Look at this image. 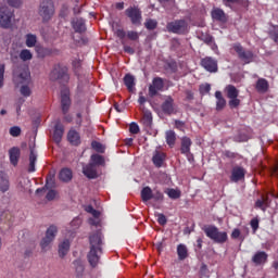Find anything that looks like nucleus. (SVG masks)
Listing matches in <instances>:
<instances>
[{
	"label": "nucleus",
	"instance_id": "obj_1",
	"mask_svg": "<svg viewBox=\"0 0 278 278\" xmlns=\"http://www.w3.org/2000/svg\"><path fill=\"white\" fill-rule=\"evenodd\" d=\"M105 237L101 230H97L89 235V252L87 260L92 268H97L99 260L103 255V240Z\"/></svg>",
	"mask_w": 278,
	"mask_h": 278
},
{
	"label": "nucleus",
	"instance_id": "obj_2",
	"mask_svg": "<svg viewBox=\"0 0 278 278\" xmlns=\"http://www.w3.org/2000/svg\"><path fill=\"white\" fill-rule=\"evenodd\" d=\"M29 79L30 76L27 70L13 73V83L15 84V86H22L20 89L22 97H31V89L29 88V86L25 85L29 83Z\"/></svg>",
	"mask_w": 278,
	"mask_h": 278
},
{
	"label": "nucleus",
	"instance_id": "obj_3",
	"mask_svg": "<svg viewBox=\"0 0 278 278\" xmlns=\"http://www.w3.org/2000/svg\"><path fill=\"white\" fill-rule=\"evenodd\" d=\"M51 81H59L62 86L68 85L71 81V74L68 73V66L64 64H55L50 72Z\"/></svg>",
	"mask_w": 278,
	"mask_h": 278
},
{
	"label": "nucleus",
	"instance_id": "obj_4",
	"mask_svg": "<svg viewBox=\"0 0 278 278\" xmlns=\"http://www.w3.org/2000/svg\"><path fill=\"white\" fill-rule=\"evenodd\" d=\"M202 229L206 238H210V240H213L216 244H225V242L229 240L227 232L218 230V227L214 225L204 226Z\"/></svg>",
	"mask_w": 278,
	"mask_h": 278
},
{
	"label": "nucleus",
	"instance_id": "obj_5",
	"mask_svg": "<svg viewBox=\"0 0 278 278\" xmlns=\"http://www.w3.org/2000/svg\"><path fill=\"white\" fill-rule=\"evenodd\" d=\"M232 50L237 54L238 60L242 62L243 64H251L253 62L255 55L253 54V51L248 50L247 48L242 47V43L236 42L232 45Z\"/></svg>",
	"mask_w": 278,
	"mask_h": 278
},
{
	"label": "nucleus",
	"instance_id": "obj_6",
	"mask_svg": "<svg viewBox=\"0 0 278 278\" xmlns=\"http://www.w3.org/2000/svg\"><path fill=\"white\" fill-rule=\"evenodd\" d=\"M55 14V5L53 0H43L39 5V16H41L43 23H48L53 18Z\"/></svg>",
	"mask_w": 278,
	"mask_h": 278
},
{
	"label": "nucleus",
	"instance_id": "obj_7",
	"mask_svg": "<svg viewBox=\"0 0 278 278\" xmlns=\"http://www.w3.org/2000/svg\"><path fill=\"white\" fill-rule=\"evenodd\" d=\"M225 92L228 101V105L230 110H237V108H240L241 100L238 98L240 96V90L236 88L233 85H228L225 87Z\"/></svg>",
	"mask_w": 278,
	"mask_h": 278
},
{
	"label": "nucleus",
	"instance_id": "obj_8",
	"mask_svg": "<svg viewBox=\"0 0 278 278\" xmlns=\"http://www.w3.org/2000/svg\"><path fill=\"white\" fill-rule=\"evenodd\" d=\"M125 15L129 18L131 25L140 27L142 25V10L139 5H132L125 10Z\"/></svg>",
	"mask_w": 278,
	"mask_h": 278
},
{
	"label": "nucleus",
	"instance_id": "obj_9",
	"mask_svg": "<svg viewBox=\"0 0 278 278\" xmlns=\"http://www.w3.org/2000/svg\"><path fill=\"white\" fill-rule=\"evenodd\" d=\"M167 31L172 34H186L188 31V22L186 20H176L167 23Z\"/></svg>",
	"mask_w": 278,
	"mask_h": 278
},
{
	"label": "nucleus",
	"instance_id": "obj_10",
	"mask_svg": "<svg viewBox=\"0 0 278 278\" xmlns=\"http://www.w3.org/2000/svg\"><path fill=\"white\" fill-rule=\"evenodd\" d=\"M55 236H58V226L51 225L47 231L45 238L40 242V247L42 251H47L51 247V242L55 240Z\"/></svg>",
	"mask_w": 278,
	"mask_h": 278
},
{
	"label": "nucleus",
	"instance_id": "obj_11",
	"mask_svg": "<svg viewBox=\"0 0 278 278\" xmlns=\"http://www.w3.org/2000/svg\"><path fill=\"white\" fill-rule=\"evenodd\" d=\"M12 18H14V12L8 8L0 9V27L9 29L12 25Z\"/></svg>",
	"mask_w": 278,
	"mask_h": 278
},
{
	"label": "nucleus",
	"instance_id": "obj_12",
	"mask_svg": "<svg viewBox=\"0 0 278 278\" xmlns=\"http://www.w3.org/2000/svg\"><path fill=\"white\" fill-rule=\"evenodd\" d=\"M200 66L207 71V73H218V61L212 56L201 59Z\"/></svg>",
	"mask_w": 278,
	"mask_h": 278
},
{
	"label": "nucleus",
	"instance_id": "obj_13",
	"mask_svg": "<svg viewBox=\"0 0 278 278\" xmlns=\"http://www.w3.org/2000/svg\"><path fill=\"white\" fill-rule=\"evenodd\" d=\"M164 90V78L154 77L152 84L149 86V94L151 97H157V92Z\"/></svg>",
	"mask_w": 278,
	"mask_h": 278
},
{
	"label": "nucleus",
	"instance_id": "obj_14",
	"mask_svg": "<svg viewBox=\"0 0 278 278\" xmlns=\"http://www.w3.org/2000/svg\"><path fill=\"white\" fill-rule=\"evenodd\" d=\"M71 91L64 90L61 91V110L62 114H68V111L71 110Z\"/></svg>",
	"mask_w": 278,
	"mask_h": 278
},
{
	"label": "nucleus",
	"instance_id": "obj_15",
	"mask_svg": "<svg viewBox=\"0 0 278 278\" xmlns=\"http://www.w3.org/2000/svg\"><path fill=\"white\" fill-rule=\"evenodd\" d=\"M247 175V170L242 166H235L231 170L230 181L233 184H238V181H242Z\"/></svg>",
	"mask_w": 278,
	"mask_h": 278
},
{
	"label": "nucleus",
	"instance_id": "obj_16",
	"mask_svg": "<svg viewBox=\"0 0 278 278\" xmlns=\"http://www.w3.org/2000/svg\"><path fill=\"white\" fill-rule=\"evenodd\" d=\"M117 38H119V40H124L125 36H127L128 40H139L140 39V35L138 34V31L135 30H128L127 33L125 31V29L123 28H118L115 31Z\"/></svg>",
	"mask_w": 278,
	"mask_h": 278
},
{
	"label": "nucleus",
	"instance_id": "obj_17",
	"mask_svg": "<svg viewBox=\"0 0 278 278\" xmlns=\"http://www.w3.org/2000/svg\"><path fill=\"white\" fill-rule=\"evenodd\" d=\"M161 110L163 114H167L170 116V114H175V100L173 97H167L165 101L161 105Z\"/></svg>",
	"mask_w": 278,
	"mask_h": 278
},
{
	"label": "nucleus",
	"instance_id": "obj_18",
	"mask_svg": "<svg viewBox=\"0 0 278 278\" xmlns=\"http://www.w3.org/2000/svg\"><path fill=\"white\" fill-rule=\"evenodd\" d=\"M211 16L213 21H217L218 23H227L228 17L225 11L220 8H215L211 12Z\"/></svg>",
	"mask_w": 278,
	"mask_h": 278
},
{
	"label": "nucleus",
	"instance_id": "obj_19",
	"mask_svg": "<svg viewBox=\"0 0 278 278\" xmlns=\"http://www.w3.org/2000/svg\"><path fill=\"white\" fill-rule=\"evenodd\" d=\"M83 174L87 179H97L99 177V173L97 172V167L92 165L91 163L85 165L83 167Z\"/></svg>",
	"mask_w": 278,
	"mask_h": 278
},
{
	"label": "nucleus",
	"instance_id": "obj_20",
	"mask_svg": "<svg viewBox=\"0 0 278 278\" xmlns=\"http://www.w3.org/2000/svg\"><path fill=\"white\" fill-rule=\"evenodd\" d=\"M72 27L76 34H84L86 31V21L81 17H75L72 20Z\"/></svg>",
	"mask_w": 278,
	"mask_h": 278
},
{
	"label": "nucleus",
	"instance_id": "obj_21",
	"mask_svg": "<svg viewBox=\"0 0 278 278\" xmlns=\"http://www.w3.org/2000/svg\"><path fill=\"white\" fill-rule=\"evenodd\" d=\"M64 136V125H62V122L58 121L54 126V132H53V140L56 144H60L62 142V138Z\"/></svg>",
	"mask_w": 278,
	"mask_h": 278
},
{
	"label": "nucleus",
	"instance_id": "obj_22",
	"mask_svg": "<svg viewBox=\"0 0 278 278\" xmlns=\"http://www.w3.org/2000/svg\"><path fill=\"white\" fill-rule=\"evenodd\" d=\"M252 262L255 266H262V264L268 262V254L264 251H258L253 255Z\"/></svg>",
	"mask_w": 278,
	"mask_h": 278
},
{
	"label": "nucleus",
	"instance_id": "obj_23",
	"mask_svg": "<svg viewBox=\"0 0 278 278\" xmlns=\"http://www.w3.org/2000/svg\"><path fill=\"white\" fill-rule=\"evenodd\" d=\"M192 147V139L182 137L180 139V153L182 155H190V148Z\"/></svg>",
	"mask_w": 278,
	"mask_h": 278
},
{
	"label": "nucleus",
	"instance_id": "obj_24",
	"mask_svg": "<svg viewBox=\"0 0 278 278\" xmlns=\"http://www.w3.org/2000/svg\"><path fill=\"white\" fill-rule=\"evenodd\" d=\"M141 124L144 129H151L153 125V114L149 110H143V116L141 118Z\"/></svg>",
	"mask_w": 278,
	"mask_h": 278
},
{
	"label": "nucleus",
	"instance_id": "obj_25",
	"mask_svg": "<svg viewBox=\"0 0 278 278\" xmlns=\"http://www.w3.org/2000/svg\"><path fill=\"white\" fill-rule=\"evenodd\" d=\"M10 162L13 166L18 165V160L21 159V149L13 147L9 150Z\"/></svg>",
	"mask_w": 278,
	"mask_h": 278
},
{
	"label": "nucleus",
	"instance_id": "obj_26",
	"mask_svg": "<svg viewBox=\"0 0 278 278\" xmlns=\"http://www.w3.org/2000/svg\"><path fill=\"white\" fill-rule=\"evenodd\" d=\"M10 190V178H8V174L0 172V192L5 194Z\"/></svg>",
	"mask_w": 278,
	"mask_h": 278
},
{
	"label": "nucleus",
	"instance_id": "obj_27",
	"mask_svg": "<svg viewBox=\"0 0 278 278\" xmlns=\"http://www.w3.org/2000/svg\"><path fill=\"white\" fill-rule=\"evenodd\" d=\"M215 99H216V111L222 112V110H225L227 105V100H225V98L223 97V92L216 91Z\"/></svg>",
	"mask_w": 278,
	"mask_h": 278
},
{
	"label": "nucleus",
	"instance_id": "obj_28",
	"mask_svg": "<svg viewBox=\"0 0 278 278\" xmlns=\"http://www.w3.org/2000/svg\"><path fill=\"white\" fill-rule=\"evenodd\" d=\"M255 210H262L266 212L268 210V195H262L261 199H257L254 204Z\"/></svg>",
	"mask_w": 278,
	"mask_h": 278
},
{
	"label": "nucleus",
	"instance_id": "obj_29",
	"mask_svg": "<svg viewBox=\"0 0 278 278\" xmlns=\"http://www.w3.org/2000/svg\"><path fill=\"white\" fill-rule=\"evenodd\" d=\"M67 140L71 142V144H74V147H77L80 144L81 139L79 137V132L76 130H70L67 134Z\"/></svg>",
	"mask_w": 278,
	"mask_h": 278
},
{
	"label": "nucleus",
	"instance_id": "obj_30",
	"mask_svg": "<svg viewBox=\"0 0 278 278\" xmlns=\"http://www.w3.org/2000/svg\"><path fill=\"white\" fill-rule=\"evenodd\" d=\"M255 88L257 92L264 93L268 92V88H270V85H268V80H266V78H258Z\"/></svg>",
	"mask_w": 278,
	"mask_h": 278
},
{
	"label": "nucleus",
	"instance_id": "obj_31",
	"mask_svg": "<svg viewBox=\"0 0 278 278\" xmlns=\"http://www.w3.org/2000/svg\"><path fill=\"white\" fill-rule=\"evenodd\" d=\"M92 166L97 168V166H105V157L100 154H92L90 156V162Z\"/></svg>",
	"mask_w": 278,
	"mask_h": 278
},
{
	"label": "nucleus",
	"instance_id": "obj_32",
	"mask_svg": "<svg viewBox=\"0 0 278 278\" xmlns=\"http://www.w3.org/2000/svg\"><path fill=\"white\" fill-rule=\"evenodd\" d=\"M164 160H166V155L162 152H155V154L152 157V162L156 168H162V165L164 164Z\"/></svg>",
	"mask_w": 278,
	"mask_h": 278
},
{
	"label": "nucleus",
	"instance_id": "obj_33",
	"mask_svg": "<svg viewBox=\"0 0 278 278\" xmlns=\"http://www.w3.org/2000/svg\"><path fill=\"white\" fill-rule=\"evenodd\" d=\"M59 178L61 181L68 184V181H71V179H73V170H71L70 168L61 169V172L59 174Z\"/></svg>",
	"mask_w": 278,
	"mask_h": 278
},
{
	"label": "nucleus",
	"instance_id": "obj_34",
	"mask_svg": "<svg viewBox=\"0 0 278 278\" xmlns=\"http://www.w3.org/2000/svg\"><path fill=\"white\" fill-rule=\"evenodd\" d=\"M124 84L129 92H134V86H136V78L131 74H126L124 77Z\"/></svg>",
	"mask_w": 278,
	"mask_h": 278
},
{
	"label": "nucleus",
	"instance_id": "obj_35",
	"mask_svg": "<svg viewBox=\"0 0 278 278\" xmlns=\"http://www.w3.org/2000/svg\"><path fill=\"white\" fill-rule=\"evenodd\" d=\"M177 255H178V260H180V262H184V260L188 257V247H186V244H182V243L178 244Z\"/></svg>",
	"mask_w": 278,
	"mask_h": 278
},
{
	"label": "nucleus",
	"instance_id": "obj_36",
	"mask_svg": "<svg viewBox=\"0 0 278 278\" xmlns=\"http://www.w3.org/2000/svg\"><path fill=\"white\" fill-rule=\"evenodd\" d=\"M38 160V155L34 152V149L30 150L29 154V165L28 173H36V161Z\"/></svg>",
	"mask_w": 278,
	"mask_h": 278
},
{
	"label": "nucleus",
	"instance_id": "obj_37",
	"mask_svg": "<svg viewBox=\"0 0 278 278\" xmlns=\"http://www.w3.org/2000/svg\"><path fill=\"white\" fill-rule=\"evenodd\" d=\"M151 199H153V190L151 187H144L141 190V200L143 203H147L148 201H151Z\"/></svg>",
	"mask_w": 278,
	"mask_h": 278
},
{
	"label": "nucleus",
	"instance_id": "obj_38",
	"mask_svg": "<svg viewBox=\"0 0 278 278\" xmlns=\"http://www.w3.org/2000/svg\"><path fill=\"white\" fill-rule=\"evenodd\" d=\"M70 250H71V242L68 240H64L59 245V255H60V257H64L68 253Z\"/></svg>",
	"mask_w": 278,
	"mask_h": 278
},
{
	"label": "nucleus",
	"instance_id": "obj_39",
	"mask_svg": "<svg viewBox=\"0 0 278 278\" xmlns=\"http://www.w3.org/2000/svg\"><path fill=\"white\" fill-rule=\"evenodd\" d=\"M176 141H177V135L175 134V131L168 130L166 132V143L168 144V147L173 149V147H175Z\"/></svg>",
	"mask_w": 278,
	"mask_h": 278
},
{
	"label": "nucleus",
	"instance_id": "obj_40",
	"mask_svg": "<svg viewBox=\"0 0 278 278\" xmlns=\"http://www.w3.org/2000/svg\"><path fill=\"white\" fill-rule=\"evenodd\" d=\"M36 42H38V37L34 34H27L26 35V47H28L29 49L36 47Z\"/></svg>",
	"mask_w": 278,
	"mask_h": 278
},
{
	"label": "nucleus",
	"instance_id": "obj_41",
	"mask_svg": "<svg viewBox=\"0 0 278 278\" xmlns=\"http://www.w3.org/2000/svg\"><path fill=\"white\" fill-rule=\"evenodd\" d=\"M34 59V54L31 53L30 50L28 49H23L20 52V60H22V62H29V60Z\"/></svg>",
	"mask_w": 278,
	"mask_h": 278
},
{
	"label": "nucleus",
	"instance_id": "obj_42",
	"mask_svg": "<svg viewBox=\"0 0 278 278\" xmlns=\"http://www.w3.org/2000/svg\"><path fill=\"white\" fill-rule=\"evenodd\" d=\"M165 193L169 199H173V200H177L181 198V191L179 189L169 188L165 191Z\"/></svg>",
	"mask_w": 278,
	"mask_h": 278
},
{
	"label": "nucleus",
	"instance_id": "obj_43",
	"mask_svg": "<svg viewBox=\"0 0 278 278\" xmlns=\"http://www.w3.org/2000/svg\"><path fill=\"white\" fill-rule=\"evenodd\" d=\"M91 149H93V151H96L97 153H105V147H103V143L99 141H92Z\"/></svg>",
	"mask_w": 278,
	"mask_h": 278
},
{
	"label": "nucleus",
	"instance_id": "obj_44",
	"mask_svg": "<svg viewBox=\"0 0 278 278\" xmlns=\"http://www.w3.org/2000/svg\"><path fill=\"white\" fill-rule=\"evenodd\" d=\"M47 190H51V188H55V176H48L46 178V185Z\"/></svg>",
	"mask_w": 278,
	"mask_h": 278
},
{
	"label": "nucleus",
	"instance_id": "obj_45",
	"mask_svg": "<svg viewBox=\"0 0 278 278\" xmlns=\"http://www.w3.org/2000/svg\"><path fill=\"white\" fill-rule=\"evenodd\" d=\"M144 27L149 30H153L157 28V21L155 20H147L144 23Z\"/></svg>",
	"mask_w": 278,
	"mask_h": 278
},
{
	"label": "nucleus",
	"instance_id": "obj_46",
	"mask_svg": "<svg viewBox=\"0 0 278 278\" xmlns=\"http://www.w3.org/2000/svg\"><path fill=\"white\" fill-rule=\"evenodd\" d=\"M152 199L153 201H164V193L157 189H154V192H152Z\"/></svg>",
	"mask_w": 278,
	"mask_h": 278
},
{
	"label": "nucleus",
	"instance_id": "obj_47",
	"mask_svg": "<svg viewBox=\"0 0 278 278\" xmlns=\"http://www.w3.org/2000/svg\"><path fill=\"white\" fill-rule=\"evenodd\" d=\"M85 210L88 212V214H92L93 218H99V216H101V213L94 210L92 205H87Z\"/></svg>",
	"mask_w": 278,
	"mask_h": 278
},
{
	"label": "nucleus",
	"instance_id": "obj_48",
	"mask_svg": "<svg viewBox=\"0 0 278 278\" xmlns=\"http://www.w3.org/2000/svg\"><path fill=\"white\" fill-rule=\"evenodd\" d=\"M212 90V86L210 84H202L200 85L199 91L200 94H207Z\"/></svg>",
	"mask_w": 278,
	"mask_h": 278
},
{
	"label": "nucleus",
	"instance_id": "obj_49",
	"mask_svg": "<svg viewBox=\"0 0 278 278\" xmlns=\"http://www.w3.org/2000/svg\"><path fill=\"white\" fill-rule=\"evenodd\" d=\"M9 134L13 138H18V136H21V127H18V126L11 127L9 130Z\"/></svg>",
	"mask_w": 278,
	"mask_h": 278
},
{
	"label": "nucleus",
	"instance_id": "obj_50",
	"mask_svg": "<svg viewBox=\"0 0 278 278\" xmlns=\"http://www.w3.org/2000/svg\"><path fill=\"white\" fill-rule=\"evenodd\" d=\"M200 276L203 278H210V269L207 265L203 264L200 268Z\"/></svg>",
	"mask_w": 278,
	"mask_h": 278
},
{
	"label": "nucleus",
	"instance_id": "obj_51",
	"mask_svg": "<svg viewBox=\"0 0 278 278\" xmlns=\"http://www.w3.org/2000/svg\"><path fill=\"white\" fill-rule=\"evenodd\" d=\"M35 51L36 53H38V55H41L42 58H45V55L49 53V50H47L42 46H35Z\"/></svg>",
	"mask_w": 278,
	"mask_h": 278
},
{
	"label": "nucleus",
	"instance_id": "obj_52",
	"mask_svg": "<svg viewBox=\"0 0 278 278\" xmlns=\"http://www.w3.org/2000/svg\"><path fill=\"white\" fill-rule=\"evenodd\" d=\"M4 75H5V64H0V88H3Z\"/></svg>",
	"mask_w": 278,
	"mask_h": 278
},
{
	"label": "nucleus",
	"instance_id": "obj_53",
	"mask_svg": "<svg viewBox=\"0 0 278 278\" xmlns=\"http://www.w3.org/2000/svg\"><path fill=\"white\" fill-rule=\"evenodd\" d=\"M7 3L11 8H21V5H23V1L22 0H7Z\"/></svg>",
	"mask_w": 278,
	"mask_h": 278
},
{
	"label": "nucleus",
	"instance_id": "obj_54",
	"mask_svg": "<svg viewBox=\"0 0 278 278\" xmlns=\"http://www.w3.org/2000/svg\"><path fill=\"white\" fill-rule=\"evenodd\" d=\"M250 225H251V228L253 229V232L255 233V231L260 229V219H257L256 217L251 219Z\"/></svg>",
	"mask_w": 278,
	"mask_h": 278
},
{
	"label": "nucleus",
	"instance_id": "obj_55",
	"mask_svg": "<svg viewBox=\"0 0 278 278\" xmlns=\"http://www.w3.org/2000/svg\"><path fill=\"white\" fill-rule=\"evenodd\" d=\"M129 131L130 134H140V126H138L136 124V122H132L130 125H129Z\"/></svg>",
	"mask_w": 278,
	"mask_h": 278
},
{
	"label": "nucleus",
	"instance_id": "obj_56",
	"mask_svg": "<svg viewBox=\"0 0 278 278\" xmlns=\"http://www.w3.org/2000/svg\"><path fill=\"white\" fill-rule=\"evenodd\" d=\"M10 211H0V220H11Z\"/></svg>",
	"mask_w": 278,
	"mask_h": 278
},
{
	"label": "nucleus",
	"instance_id": "obj_57",
	"mask_svg": "<svg viewBox=\"0 0 278 278\" xmlns=\"http://www.w3.org/2000/svg\"><path fill=\"white\" fill-rule=\"evenodd\" d=\"M270 40H273L276 45H278V29L269 30L268 33Z\"/></svg>",
	"mask_w": 278,
	"mask_h": 278
},
{
	"label": "nucleus",
	"instance_id": "obj_58",
	"mask_svg": "<svg viewBox=\"0 0 278 278\" xmlns=\"http://www.w3.org/2000/svg\"><path fill=\"white\" fill-rule=\"evenodd\" d=\"M157 223H159V225H162V227H164V225H166V223H168V220L166 219V215L165 214H159L157 215Z\"/></svg>",
	"mask_w": 278,
	"mask_h": 278
},
{
	"label": "nucleus",
	"instance_id": "obj_59",
	"mask_svg": "<svg viewBox=\"0 0 278 278\" xmlns=\"http://www.w3.org/2000/svg\"><path fill=\"white\" fill-rule=\"evenodd\" d=\"M203 42H205V45H212V42H214V37H212L211 35H205L200 38Z\"/></svg>",
	"mask_w": 278,
	"mask_h": 278
},
{
	"label": "nucleus",
	"instance_id": "obj_60",
	"mask_svg": "<svg viewBox=\"0 0 278 278\" xmlns=\"http://www.w3.org/2000/svg\"><path fill=\"white\" fill-rule=\"evenodd\" d=\"M122 45L124 46L125 53H128L129 55H134V53H136V50H134V48H131V46H127L123 41H122Z\"/></svg>",
	"mask_w": 278,
	"mask_h": 278
},
{
	"label": "nucleus",
	"instance_id": "obj_61",
	"mask_svg": "<svg viewBox=\"0 0 278 278\" xmlns=\"http://www.w3.org/2000/svg\"><path fill=\"white\" fill-rule=\"evenodd\" d=\"M55 190L51 189L48 191L47 195H46V199L47 201H53V199H55Z\"/></svg>",
	"mask_w": 278,
	"mask_h": 278
},
{
	"label": "nucleus",
	"instance_id": "obj_62",
	"mask_svg": "<svg viewBox=\"0 0 278 278\" xmlns=\"http://www.w3.org/2000/svg\"><path fill=\"white\" fill-rule=\"evenodd\" d=\"M175 127H176V129H179V131H184V127H186V123H184L179 119H176Z\"/></svg>",
	"mask_w": 278,
	"mask_h": 278
},
{
	"label": "nucleus",
	"instance_id": "obj_63",
	"mask_svg": "<svg viewBox=\"0 0 278 278\" xmlns=\"http://www.w3.org/2000/svg\"><path fill=\"white\" fill-rule=\"evenodd\" d=\"M240 229H238V228H235L233 230H232V232H231V238H232V240H238V238H240Z\"/></svg>",
	"mask_w": 278,
	"mask_h": 278
},
{
	"label": "nucleus",
	"instance_id": "obj_64",
	"mask_svg": "<svg viewBox=\"0 0 278 278\" xmlns=\"http://www.w3.org/2000/svg\"><path fill=\"white\" fill-rule=\"evenodd\" d=\"M225 156L229 157L230 160H235V157H238V154H236V152L225 151Z\"/></svg>",
	"mask_w": 278,
	"mask_h": 278
}]
</instances>
